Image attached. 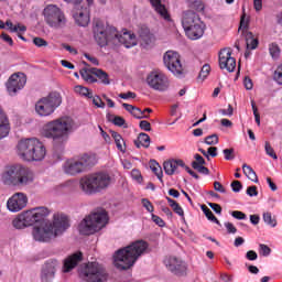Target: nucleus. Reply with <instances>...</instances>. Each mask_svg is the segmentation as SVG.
Wrapping results in <instances>:
<instances>
[{
	"mask_svg": "<svg viewBox=\"0 0 282 282\" xmlns=\"http://www.w3.org/2000/svg\"><path fill=\"white\" fill-rule=\"evenodd\" d=\"M47 215H50V209L36 207L20 214L13 219L12 224L18 230L33 226L31 231L33 241L50 243L69 228V218L65 214H54L53 221H50L45 220ZM34 224L37 225L34 226Z\"/></svg>",
	"mask_w": 282,
	"mask_h": 282,
	"instance_id": "1",
	"label": "nucleus"
},
{
	"mask_svg": "<svg viewBox=\"0 0 282 282\" xmlns=\"http://www.w3.org/2000/svg\"><path fill=\"white\" fill-rule=\"evenodd\" d=\"M76 129L78 123L72 117L64 116L46 122L42 128V135L52 140L55 147H63Z\"/></svg>",
	"mask_w": 282,
	"mask_h": 282,
	"instance_id": "2",
	"label": "nucleus"
},
{
	"mask_svg": "<svg viewBox=\"0 0 282 282\" xmlns=\"http://www.w3.org/2000/svg\"><path fill=\"white\" fill-rule=\"evenodd\" d=\"M4 186H30L34 183V172L23 164L7 165L0 174Z\"/></svg>",
	"mask_w": 282,
	"mask_h": 282,
	"instance_id": "3",
	"label": "nucleus"
},
{
	"mask_svg": "<svg viewBox=\"0 0 282 282\" xmlns=\"http://www.w3.org/2000/svg\"><path fill=\"white\" fill-rule=\"evenodd\" d=\"M149 245L144 240L132 242L130 246L119 249L113 256V263L118 270L133 268L135 261L147 252Z\"/></svg>",
	"mask_w": 282,
	"mask_h": 282,
	"instance_id": "4",
	"label": "nucleus"
},
{
	"mask_svg": "<svg viewBox=\"0 0 282 282\" xmlns=\"http://www.w3.org/2000/svg\"><path fill=\"white\" fill-rule=\"evenodd\" d=\"M17 149L19 158L24 162H43L47 155L45 145L36 138L22 139Z\"/></svg>",
	"mask_w": 282,
	"mask_h": 282,
	"instance_id": "5",
	"label": "nucleus"
},
{
	"mask_svg": "<svg viewBox=\"0 0 282 282\" xmlns=\"http://www.w3.org/2000/svg\"><path fill=\"white\" fill-rule=\"evenodd\" d=\"M113 182V178L105 172H98L83 176L79 180V188L85 195H95L107 191Z\"/></svg>",
	"mask_w": 282,
	"mask_h": 282,
	"instance_id": "6",
	"label": "nucleus"
},
{
	"mask_svg": "<svg viewBox=\"0 0 282 282\" xmlns=\"http://www.w3.org/2000/svg\"><path fill=\"white\" fill-rule=\"evenodd\" d=\"M109 217L107 212H97L86 216L78 226L80 235H96V232L102 230L107 226Z\"/></svg>",
	"mask_w": 282,
	"mask_h": 282,
	"instance_id": "7",
	"label": "nucleus"
},
{
	"mask_svg": "<svg viewBox=\"0 0 282 282\" xmlns=\"http://www.w3.org/2000/svg\"><path fill=\"white\" fill-rule=\"evenodd\" d=\"M93 166H96V155L86 153L66 161L63 171L66 175H80V173H87Z\"/></svg>",
	"mask_w": 282,
	"mask_h": 282,
	"instance_id": "8",
	"label": "nucleus"
},
{
	"mask_svg": "<svg viewBox=\"0 0 282 282\" xmlns=\"http://www.w3.org/2000/svg\"><path fill=\"white\" fill-rule=\"evenodd\" d=\"M62 104L63 97L58 93L53 91L36 101L35 113L41 118H47V116H52Z\"/></svg>",
	"mask_w": 282,
	"mask_h": 282,
	"instance_id": "9",
	"label": "nucleus"
},
{
	"mask_svg": "<svg viewBox=\"0 0 282 282\" xmlns=\"http://www.w3.org/2000/svg\"><path fill=\"white\" fill-rule=\"evenodd\" d=\"M44 22L53 30H62L67 25V17L63 9L56 4H47L43 12Z\"/></svg>",
	"mask_w": 282,
	"mask_h": 282,
	"instance_id": "10",
	"label": "nucleus"
},
{
	"mask_svg": "<svg viewBox=\"0 0 282 282\" xmlns=\"http://www.w3.org/2000/svg\"><path fill=\"white\" fill-rule=\"evenodd\" d=\"M93 33L96 43L100 47H106L109 43L113 45L117 30L113 26L105 24V22L100 20H96L93 25Z\"/></svg>",
	"mask_w": 282,
	"mask_h": 282,
	"instance_id": "11",
	"label": "nucleus"
},
{
	"mask_svg": "<svg viewBox=\"0 0 282 282\" xmlns=\"http://www.w3.org/2000/svg\"><path fill=\"white\" fill-rule=\"evenodd\" d=\"M79 278L85 282H105L107 271L98 262H88L79 269Z\"/></svg>",
	"mask_w": 282,
	"mask_h": 282,
	"instance_id": "12",
	"label": "nucleus"
},
{
	"mask_svg": "<svg viewBox=\"0 0 282 282\" xmlns=\"http://www.w3.org/2000/svg\"><path fill=\"white\" fill-rule=\"evenodd\" d=\"M163 63L164 66L173 76L176 78H184V75L186 74V68L184 67V64L182 63V56L180 53L175 51H167L163 55Z\"/></svg>",
	"mask_w": 282,
	"mask_h": 282,
	"instance_id": "13",
	"label": "nucleus"
},
{
	"mask_svg": "<svg viewBox=\"0 0 282 282\" xmlns=\"http://www.w3.org/2000/svg\"><path fill=\"white\" fill-rule=\"evenodd\" d=\"M145 82L151 89H154V91H167L169 87H171L169 77L160 70L151 72Z\"/></svg>",
	"mask_w": 282,
	"mask_h": 282,
	"instance_id": "14",
	"label": "nucleus"
},
{
	"mask_svg": "<svg viewBox=\"0 0 282 282\" xmlns=\"http://www.w3.org/2000/svg\"><path fill=\"white\" fill-rule=\"evenodd\" d=\"M25 83H28L25 74L17 73L11 75L6 84L9 96H17V91H21L25 87Z\"/></svg>",
	"mask_w": 282,
	"mask_h": 282,
	"instance_id": "15",
	"label": "nucleus"
},
{
	"mask_svg": "<svg viewBox=\"0 0 282 282\" xmlns=\"http://www.w3.org/2000/svg\"><path fill=\"white\" fill-rule=\"evenodd\" d=\"M25 206H28V195L21 192L13 194L7 202L10 213H21Z\"/></svg>",
	"mask_w": 282,
	"mask_h": 282,
	"instance_id": "16",
	"label": "nucleus"
},
{
	"mask_svg": "<svg viewBox=\"0 0 282 282\" xmlns=\"http://www.w3.org/2000/svg\"><path fill=\"white\" fill-rule=\"evenodd\" d=\"M219 67L227 72H235L237 67V61L232 57V51L230 48H223L219 52Z\"/></svg>",
	"mask_w": 282,
	"mask_h": 282,
	"instance_id": "17",
	"label": "nucleus"
},
{
	"mask_svg": "<svg viewBox=\"0 0 282 282\" xmlns=\"http://www.w3.org/2000/svg\"><path fill=\"white\" fill-rule=\"evenodd\" d=\"M164 265L173 274H184L186 272V262L175 256L165 258Z\"/></svg>",
	"mask_w": 282,
	"mask_h": 282,
	"instance_id": "18",
	"label": "nucleus"
},
{
	"mask_svg": "<svg viewBox=\"0 0 282 282\" xmlns=\"http://www.w3.org/2000/svg\"><path fill=\"white\" fill-rule=\"evenodd\" d=\"M73 19L76 25H79V28H87L91 21L89 8L82 7L80 9L75 10L73 13Z\"/></svg>",
	"mask_w": 282,
	"mask_h": 282,
	"instance_id": "19",
	"label": "nucleus"
},
{
	"mask_svg": "<svg viewBox=\"0 0 282 282\" xmlns=\"http://www.w3.org/2000/svg\"><path fill=\"white\" fill-rule=\"evenodd\" d=\"M118 43H121V45H124L127 48H131L138 45V39L135 37V34L131 32H123L120 34L117 31L113 45H118Z\"/></svg>",
	"mask_w": 282,
	"mask_h": 282,
	"instance_id": "20",
	"label": "nucleus"
},
{
	"mask_svg": "<svg viewBox=\"0 0 282 282\" xmlns=\"http://www.w3.org/2000/svg\"><path fill=\"white\" fill-rule=\"evenodd\" d=\"M58 265L57 261H48L44 264L41 273L42 282H52L54 281V276L56 274V268Z\"/></svg>",
	"mask_w": 282,
	"mask_h": 282,
	"instance_id": "21",
	"label": "nucleus"
},
{
	"mask_svg": "<svg viewBox=\"0 0 282 282\" xmlns=\"http://www.w3.org/2000/svg\"><path fill=\"white\" fill-rule=\"evenodd\" d=\"M184 30L186 36L192 41H197V39H202L204 36V23L202 21Z\"/></svg>",
	"mask_w": 282,
	"mask_h": 282,
	"instance_id": "22",
	"label": "nucleus"
},
{
	"mask_svg": "<svg viewBox=\"0 0 282 282\" xmlns=\"http://www.w3.org/2000/svg\"><path fill=\"white\" fill-rule=\"evenodd\" d=\"M199 22H202V19H199V15L194 11H185L183 13L182 25L184 30H186L187 28H192Z\"/></svg>",
	"mask_w": 282,
	"mask_h": 282,
	"instance_id": "23",
	"label": "nucleus"
},
{
	"mask_svg": "<svg viewBox=\"0 0 282 282\" xmlns=\"http://www.w3.org/2000/svg\"><path fill=\"white\" fill-rule=\"evenodd\" d=\"M80 261H83V253L78 252L69 256L64 261V272H72Z\"/></svg>",
	"mask_w": 282,
	"mask_h": 282,
	"instance_id": "24",
	"label": "nucleus"
},
{
	"mask_svg": "<svg viewBox=\"0 0 282 282\" xmlns=\"http://www.w3.org/2000/svg\"><path fill=\"white\" fill-rule=\"evenodd\" d=\"M180 166L182 169H184V166H185L184 161L170 160V161H165L163 163V169H164L166 175H175V173H177V169H180Z\"/></svg>",
	"mask_w": 282,
	"mask_h": 282,
	"instance_id": "25",
	"label": "nucleus"
},
{
	"mask_svg": "<svg viewBox=\"0 0 282 282\" xmlns=\"http://www.w3.org/2000/svg\"><path fill=\"white\" fill-rule=\"evenodd\" d=\"M194 160L192 162V166L195 171H198L202 175H209L210 170L206 167V160H204L203 155L195 154Z\"/></svg>",
	"mask_w": 282,
	"mask_h": 282,
	"instance_id": "26",
	"label": "nucleus"
},
{
	"mask_svg": "<svg viewBox=\"0 0 282 282\" xmlns=\"http://www.w3.org/2000/svg\"><path fill=\"white\" fill-rule=\"evenodd\" d=\"M152 8H154L155 13L160 14L164 21H171V14H169V10H166V7L162 4V1L160 0H149Z\"/></svg>",
	"mask_w": 282,
	"mask_h": 282,
	"instance_id": "27",
	"label": "nucleus"
},
{
	"mask_svg": "<svg viewBox=\"0 0 282 282\" xmlns=\"http://www.w3.org/2000/svg\"><path fill=\"white\" fill-rule=\"evenodd\" d=\"M8 133H10V122L8 121L6 112H3V109L0 107V140L8 138Z\"/></svg>",
	"mask_w": 282,
	"mask_h": 282,
	"instance_id": "28",
	"label": "nucleus"
},
{
	"mask_svg": "<svg viewBox=\"0 0 282 282\" xmlns=\"http://www.w3.org/2000/svg\"><path fill=\"white\" fill-rule=\"evenodd\" d=\"M134 144L137 149H141V147L149 149V147H151V137L147 133H140L138 139L134 141Z\"/></svg>",
	"mask_w": 282,
	"mask_h": 282,
	"instance_id": "29",
	"label": "nucleus"
},
{
	"mask_svg": "<svg viewBox=\"0 0 282 282\" xmlns=\"http://www.w3.org/2000/svg\"><path fill=\"white\" fill-rule=\"evenodd\" d=\"M243 35L246 37L247 50H257L259 45V40L254 37L252 32L246 31Z\"/></svg>",
	"mask_w": 282,
	"mask_h": 282,
	"instance_id": "30",
	"label": "nucleus"
},
{
	"mask_svg": "<svg viewBox=\"0 0 282 282\" xmlns=\"http://www.w3.org/2000/svg\"><path fill=\"white\" fill-rule=\"evenodd\" d=\"M165 199L167 200V204L171 206L172 210L178 215V217H181V219H185L184 218V208H182V206H180V204L175 200H173V198L166 196Z\"/></svg>",
	"mask_w": 282,
	"mask_h": 282,
	"instance_id": "31",
	"label": "nucleus"
},
{
	"mask_svg": "<svg viewBox=\"0 0 282 282\" xmlns=\"http://www.w3.org/2000/svg\"><path fill=\"white\" fill-rule=\"evenodd\" d=\"M242 171H243L246 177H248V180H250L251 182H254V184L259 183V177L257 176V172H254V170H252V167L250 165L243 164Z\"/></svg>",
	"mask_w": 282,
	"mask_h": 282,
	"instance_id": "32",
	"label": "nucleus"
},
{
	"mask_svg": "<svg viewBox=\"0 0 282 282\" xmlns=\"http://www.w3.org/2000/svg\"><path fill=\"white\" fill-rule=\"evenodd\" d=\"M80 76L86 83H97L96 75L94 74V68L82 69Z\"/></svg>",
	"mask_w": 282,
	"mask_h": 282,
	"instance_id": "33",
	"label": "nucleus"
},
{
	"mask_svg": "<svg viewBox=\"0 0 282 282\" xmlns=\"http://www.w3.org/2000/svg\"><path fill=\"white\" fill-rule=\"evenodd\" d=\"M111 135L115 140V144L118 149V151H121V153H124L126 149H124V139H122V135H120V133L112 131Z\"/></svg>",
	"mask_w": 282,
	"mask_h": 282,
	"instance_id": "34",
	"label": "nucleus"
},
{
	"mask_svg": "<svg viewBox=\"0 0 282 282\" xmlns=\"http://www.w3.org/2000/svg\"><path fill=\"white\" fill-rule=\"evenodd\" d=\"M200 208L204 215L207 217L208 221H213V224H217V226H221V223L219 221V219H217V217H215V214H213V210H210V208H208L206 205H202Z\"/></svg>",
	"mask_w": 282,
	"mask_h": 282,
	"instance_id": "35",
	"label": "nucleus"
},
{
	"mask_svg": "<svg viewBox=\"0 0 282 282\" xmlns=\"http://www.w3.org/2000/svg\"><path fill=\"white\" fill-rule=\"evenodd\" d=\"M6 25L8 28V30H10V32H17L18 34H21L22 32H25V30H28V28H25V25L18 23V24H13L12 21H7Z\"/></svg>",
	"mask_w": 282,
	"mask_h": 282,
	"instance_id": "36",
	"label": "nucleus"
},
{
	"mask_svg": "<svg viewBox=\"0 0 282 282\" xmlns=\"http://www.w3.org/2000/svg\"><path fill=\"white\" fill-rule=\"evenodd\" d=\"M93 73L96 78H99L104 85H109V75L107 73L102 72L101 69L98 68H93Z\"/></svg>",
	"mask_w": 282,
	"mask_h": 282,
	"instance_id": "37",
	"label": "nucleus"
},
{
	"mask_svg": "<svg viewBox=\"0 0 282 282\" xmlns=\"http://www.w3.org/2000/svg\"><path fill=\"white\" fill-rule=\"evenodd\" d=\"M74 90L76 94H78L79 96H84L85 98H94V94L91 93V90H89V88L85 86H75Z\"/></svg>",
	"mask_w": 282,
	"mask_h": 282,
	"instance_id": "38",
	"label": "nucleus"
},
{
	"mask_svg": "<svg viewBox=\"0 0 282 282\" xmlns=\"http://www.w3.org/2000/svg\"><path fill=\"white\" fill-rule=\"evenodd\" d=\"M140 39L144 45H151L153 42V34L149 31V29H145L140 32Z\"/></svg>",
	"mask_w": 282,
	"mask_h": 282,
	"instance_id": "39",
	"label": "nucleus"
},
{
	"mask_svg": "<svg viewBox=\"0 0 282 282\" xmlns=\"http://www.w3.org/2000/svg\"><path fill=\"white\" fill-rule=\"evenodd\" d=\"M262 219L264 224H267V226H271V228H276V219L272 217V213H263Z\"/></svg>",
	"mask_w": 282,
	"mask_h": 282,
	"instance_id": "40",
	"label": "nucleus"
},
{
	"mask_svg": "<svg viewBox=\"0 0 282 282\" xmlns=\"http://www.w3.org/2000/svg\"><path fill=\"white\" fill-rule=\"evenodd\" d=\"M150 169L151 171L154 172V174L156 175L158 180H160V182H163L162 180V166H160V163L155 162V161H152L151 164H150Z\"/></svg>",
	"mask_w": 282,
	"mask_h": 282,
	"instance_id": "41",
	"label": "nucleus"
},
{
	"mask_svg": "<svg viewBox=\"0 0 282 282\" xmlns=\"http://www.w3.org/2000/svg\"><path fill=\"white\" fill-rule=\"evenodd\" d=\"M248 25H250V18L246 17V13H243L241 15L240 26H239V30L242 31V34H245V32H248Z\"/></svg>",
	"mask_w": 282,
	"mask_h": 282,
	"instance_id": "42",
	"label": "nucleus"
},
{
	"mask_svg": "<svg viewBox=\"0 0 282 282\" xmlns=\"http://www.w3.org/2000/svg\"><path fill=\"white\" fill-rule=\"evenodd\" d=\"M209 74H210V65L205 64L200 69V73L198 75V80H206Z\"/></svg>",
	"mask_w": 282,
	"mask_h": 282,
	"instance_id": "43",
	"label": "nucleus"
},
{
	"mask_svg": "<svg viewBox=\"0 0 282 282\" xmlns=\"http://www.w3.org/2000/svg\"><path fill=\"white\" fill-rule=\"evenodd\" d=\"M264 151L267 155H269V158H272L273 160H279V156L274 152V148H272V145H270V142L268 141H265L264 143Z\"/></svg>",
	"mask_w": 282,
	"mask_h": 282,
	"instance_id": "44",
	"label": "nucleus"
},
{
	"mask_svg": "<svg viewBox=\"0 0 282 282\" xmlns=\"http://www.w3.org/2000/svg\"><path fill=\"white\" fill-rule=\"evenodd\" d=\"M205 144H208V147H215V144H219V137H217V134L206 137Z\"/></svg>",
	"mask_w": 282,
	"mask_h": 282,
	"instance_id": "45",
	"label": "nucleus"
},
{
	"mask_svg": "<svg viewBox=\"0 0 282 282\" xmlns=\"http://www.w3.org/2000/svg\"><path fill=\"white\" fill-rule=\"evenodd\" d=\"M269 52H270L272 58H276L281 54V48H279V45H276V44H270Z\"/></svg>",
	"mask_w": 282,
	"mask_h": 282,
	"instance_id": "46",
	"label": "nucleus"
},
{
	"mask_svg": "<svg viewBox=\"0 0 282 282\" xmlns=\"http://www.w3.org/2000/svg\"><path fill=\"white\" fill-rule=\"evenodd\" d=\"M132 116H133V118H137L138 120H142L143 118H145V119L149 118V116L144 115V112L138 107H134V109L132 110Z\"/></svg>",
	"mask_w": 282,
	"mask_h": 282,
	"instance_id": "47",
	"label": "nucleus"
},
{
	"mask_svg": "<svg viewBox=\"0 0 282 282\" xmlns=\"http://www.w3.org/2000/svg\"><path fill=\"white\" fill-rule=\"evenodd\" d=\"M259 250H260V254H262V257H270L272 249H270V247H268L264 243H260L259 245Z\"/></svg>",
	"mask_w": 282,
	"mask_h": 282,
	"instance_id": "48",
	"label": "nucleus"
},
{
	"mask_svg": "<svg viewBox=\"0 0 282 282\" xmlns=\"http://www.w3.org/2000/svg\"><path fill=\"white\" fill-rule=\"evenodd\" d=\"M273 79L278 85H282V65L276 68L273 75Z\"/></svg>",
	"mask_w": 282,
	"mask_h": 282,
	"instance_id": "49",
	"label": "nucleus"
},
{
	"mask_svg": "<svg viewBox=\"0 0 282 282\" xmlns=\"http://www.w3.org/2000/svg\"><path fill=\"white\" fill-rule=\"evenodd\" d=\"M251 107H252V111H253L256 122L259 127V126H261V116H259V111L257 109V105L254 104V101H251Z\"/></svg>",
	"mask_w": 282,
	"mask_h": 282,
	"instance_id": "50",
	"label": "nucleus"
},
{
	"mask_svg": "<svg viewBox=\"0 0 282 282\" xmlns=\"http://www.w3.org/2000/svg\"><path fill=\"white\" fill-rule=\"evenodd\" d=\"M223 153L225 155V160L230 161L235 160V149H225L223 150Z\"/></svg>",
	"mask_w": 282,
	"mask_h": 282,
	"instance_id": "51",
	"label": "nucleus"
},
{
	"mask_svg": "<svg viewBox=\"0 0 282 282\" xmlns=\"http://www.w3.org/2000/svg\"><path fill=\"white\" fill-rule=\"evenodd\" d=\"M231 217H234V219H238V220H243V219L248 218V216H246V214H243V212H239V210L231 212Z\"/></svg>",
	"mask_w": 282,
	"mask_h": 282,
	"instance_id": "52",
	"label": "nucleus"
},
{
	"mask_svg": "<svg viewBox=\"0 0 282 282\" xmlns=\"http://www.w3.org/2000/svg\"><path fill=\"white\" fill-rule=\"evenodd\" d=\"M152 221H154L156 226H160V228H164L166 226L164 220L160 216H156L155 214H152Z\"/></svg>",
	"mask_w": 282,
	"mask_h": 282,
	"instance_id": "53",
	"label": "nucleus"
},
{
	"mask_svg": "<svg viewBox=\"0 0 282 282\" xmlns=\"http://www.w3.org/2000/svg\"><path fill=\"white\" fill-rule=\"evenodd\" d=\"M93 104L95 107H98L99 109H105V104L102 102V99L98 96H93Z\"/></svg>",
	"mask_w": 282,
	"mask_h": 282,
	"instance_id": "54",
	"label": "nucleus"
},
{
	"mask_svg": "<svg viewBox=\"0 0 282 282\" xmlns=\"http://www.w3.org/2000/svg\"><path fill=\"white\" fill-rule=\"evenodd\" d=\"M131 177H132V180H135V182H138V184H142V174L138 170L131 171Z\"/></svg>",
	"mask_w": 282,
	"mask_h": 282,
	"instance_id": "55",
	"label": "nucleus"
},
{
	"mask_svg": "<svg viewBox=\"0 0 282 282\" xmlns=\"http://www.w3.org/2000/svg\"><path fill=\"white\" fill-rule=\"evenodd\" d=\"M33 43L36 47H47V41L43 40V37H35Z\"/></svg>",
	"mask_w": 282,
	"mask_h": 282,
	"instance_id": "56",
	"label": "nucleus"
},
{
	"mask_svg": "<svg viewBox=\"0 0 282 282\" xmlns=\"http://www.w3.org/2000/svg\"><path fill=\"white\" fill-rule=\"evenodd\" d=\"M141 202L148 213H153V204H151V200L143 198Z\"/></svg>",
	"mask_w": 282,
	"mask_h": 282,
	"instance_id": "57",
	"label": "nucleus"
},
{
	"mask_svg": "<svg viewBox=\"0 0 282 282\" xmlns=\"http://www.w3.org/2000/svg\"><path fill=\"white\" fill-rule=\"evenodd\" d=\"M225 228L227 229V232L229 235H235L237 234V227L232 223H225Z\"/></svg>",
	"mask_w": 282,
	"mask_h": 282,
	"instance_id": "58",
	"label": "nucleus"
},
{
	"mask_svg": "<svg viewBox=\"0 0 282 282\" xmlns=\"http://www.w3.org/2000/svg\"><path fill=\"white\" fill-rule=\"evenodd\" d=\"M246 259H248V261H257L259 256L257 254V251L250 250L246 253Z\"/></svg>",
	"mask_w": 282,
	"mask_h": 282,
	"instance_id": "59",
	"label": "nucleus"
},
{
	"mask_svg": "<svg viewBox=\"0 0 282 282\" xmlns=\"http://www.w3.org/2000/svg\"><path fill=\"white\" fill-rule=\"evenodd\" d=\"M231 188H232L234 193H239L243 188V185H241V182H239V181H234L231 183Z\"/></svg>",
	"mask_w": 282,
	"mask_h": 282,
	"instance_id": "60",
	"label": "nucleus"
},
{
	"mask_svg": "<svg viewBox=\"0 0 282 282\" xmlns=\"http://www.w3.org/2000/svg\"><path fill=\"white\" fill-rule=\"evenodd\" d=\"M139 127L142 131H151V123L147 120L140 121Z\"/></svg>",
	"mask_w": 282,
	"mask_h": 282,
	"instance_id": "61",
	"label": "nucleus"
},
{
	"mask_svg": "<svg viewBox=\"0 0 282 282\" xmlns=\"http://www.w3.org/2000/svg\"><path fill=\"white\" fill-rule=\"evenodd\" d=\"M209 208L216 213V215H221V205L216 203H209Z\"/></svg>",
	"mask_w": 282,
	"mask_h": 282,
	"instance_id": "62",
	"label": "nucleus"
},
{
	"mask_svg": "<svg viewBox=\"0 0 282 282\" xmlns=\"http://www.w3.org/2000/svg\"><path fill=\"white\" fill-rule=\"evenodd\" d=\"M247 195H249V197H257V195H259V192L257 191V186L248 187Z\"/></svg>",
	"mask_w": 282,
	"mask_h": 282,
	"instance_id": "63",
	"label": "nucleus"
},
{
	"mask_svg": "<svg viewBox=\"0 0 282 282\" xmlns=\"http://www.w3.org/2000/svg\"><path fill=\"white\" fill-rule=\"evenodd\" d=\"M214 189L218 193H226V187H224V185L217 181L214 183Z\"/></svg>",
	"mask_w": 282,
	"mask_h": 282,
	"instance_id": "64",
	"label": "nucleus"
}]
</instances>
